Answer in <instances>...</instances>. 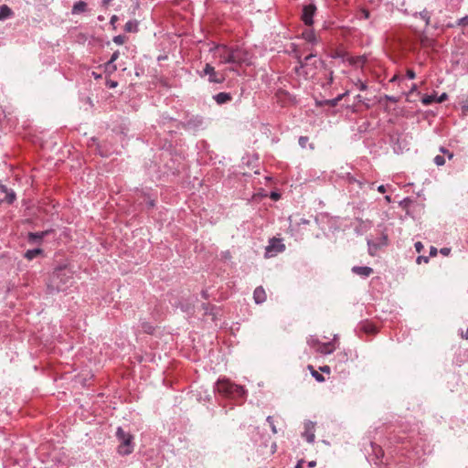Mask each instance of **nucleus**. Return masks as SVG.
I'll list each match as a JSON object with an SVG mask.
<instances>
[{"mask_svg":"<svg viewBox=\"0 0 468 468\" xmlns=\"http://www.w3.org/2000/svg\"><path fill=\"white\" fill-rule=\"evenodd\" d=\"M271 197H272L273 199L277 200V199L279 198V194H277V193H272V194H271Z\"/></svg>","mask_w":468,"mask_h":468,"instance_id":"nucleus-55","label":"nucleus"},{"mask_svg":"<svg viewBox=\"0 0 468 468\" xmlns=\"http://www.w3.org/2000/svg\"><path fill=\"white\" fill-rule=\"evenodd\" d=\"M13 16L12 9L7 6L6 5H2L0 6V20H5L6 18H9Z\"/></svg>","mask_w":468,"mask_h":468,"instance_id":"nucleus-21","label":"nucleus"},{"mask_svg":"<svg viewBox=\"0 0 468 468\" xmlns=\"http://www.w3.org/2000/svg\"><path fill=\"white\" fill-rule=\"evenodd\" d=\"M407 77H408L410 80H413V79H415L416 74H415V72H414L412 69H408V70H407Z\"/></svg>","mask_w":468,"mask_h":468,"instance_id":"nucleus-41","label":"nucleus"},{"mask_svg":"<svg viewBox=\"0 0 468 468\" xmlns=\"http://www.w3.org/2000/svg\"><path fill=\"white\" fill-rule=\"evenodd\" d=\"M267 421H268V423L270 424V427H271V429L272 432H273V433H276V432H277V431H276V427H275V425H274V422H273V419H272V417H271V416H268V417H267Z\"/></svg>","mask_w":468,"mask_h":468,"instance_id":"nucleus-32","label":"nucleus"},{"mask_svg":"<svg viewBox=\"0 0 468 468\" xmlns=\"http://www.w3.org/2000/svg\"><path fill=\"white\" fill-rule=\"evenodd\" d=\"M416 262L418 264H421L422 262L428 263L429 262V257L427 256H418L416 259Z\"/></svg>","mask_w":468,"mask_h":468,"instance_id":"nucleus-35","label":"nucleus"},{"mask_svg":"<svg viewBox=\"0 0 468 468\" xmlns=\"http://www.w3.org/2000/svg\"><path fill=\"white\" fill-rule=\"evenodd\" d=\"M181 309H182V311H184V312H189V311H191V310L193 309V307H192V306H190V305H184V304H181Z\"/></svg>","mask_w":468,"mask_h":468,"instance_id":"nucleus-46","label":"nucleus"},{"mask_svg":"<svg viewBox=\"0 0 468 468\" xmlns=\"http://www.w3.org/2000/svg\"><path fill=\"white\" fill-rule=\"evenodd\" d=\"M386 99L389 101H392V102H397V99L393 96H388V95H386Z\"/></svg>","mask_w":468,"mask_h":468,"instance_id":"nucleus-49","label":"nucleus"},{"mask_svg":"<svg viewBox=\"0 0 468 468\" xmlns=\"http://www.w3.org/2000/svg\"><path fill=\"white\" fill-rule=\"evenodd\" d=\"M386 186L384 185H380L378 186V191L380 192V193H385L386 192Z\"/></svg>","mask_w":468,"mask_h":468,"instance_id":"nucleus-48","label":"nucleus"},{"mask_svg":"<svg viewBox=\"0 0 468 468\" xmlns=\"http://www.w3.org/2000/svg\"><path fill=\"white\" fill-rule=\"evenodd\" d=\"M301 223H303V224H308V223H309V220L303 218V219L301 220Z\"/></svg>","mask_w":468,"mask_h":468,"instance_id":"nucleus-57","label":"nucleus"},{"mask_svg":"<svg viewBox=\"0 0 468 468\" xmlns=\"http://www.w3.org/2000/svg\"><path fill=\"white\" fill-rule=\"evenodd\" d=\"M367 332H374L373 326H370L369 328H366Z\"/></svg>","mask_w":468,"mask_h":468,"instance_id":"nucleus-58","label":"nucleus"},{"mask_svg":"<svg viewBox=\"0 0 468 468\" xmlns=\"http://www.w3.org/2000/svg\"><path fill=\"white\" fill-rule=\"evenodd\" d=\"M433 161L438 166L443 165L445 164V158L443 155H436Z\"/></svg>","mask_w":468,"mask_h":468,"instance_id":"nucleus-31","label":"nucleus"},{"mask_svg":"<svg viewBox=\"0 0 468 468\" xmlns=\"http://www.w3.org/2000/svg\"><path fill=\"white\" fill-rule=\"evenodd\" d=\"M285 250V245L282 243L281 239L272 238L270 239L268 246L266 247L265 256L271 258L276 256L278 253L282 252Z\"/></svg>","mask_w":468,"mask_h":468,"instance_id":"nucleus-7","label":"nucleus"},{"mask_svg":"<svg viewBox=\"0 0 468 468\" xmlns=\"http://www.w3.org/2000/svg\"><path fill=\"white\" fill-rule=\"evenodd\" d=\"M385 199H386L388 202H390V197H389V196H386V197H385Z\"/></svg>","mask_w":468,"mask_h":468,"instance_id":"nucleus-59","label":"nucleus"},{"mask_svg":"<svg viewBox=\"0 0 468 468\" xmlns=\"http://www.w3.org/2000/svg\"><path fill=\"white\" fill-rule=\"evenodd\" d=\"M456 26L463 27H468V15L463 17L459 18L456 21Z\"/></svg>","mask_w":468,"mask_h":468,"instance_id":"nucleus-29","label":"nucleus"},{"mask_svg":"<svg viewBox=\"0 0 468 468\" xmlns=\"http://www.w3.org/2000/svg\"><path fill=\"white\" fill-rule=\"evenodd\" d=\"M41 252H42V250H40V249L28 250L25 253V257L27 260L31 261V260L35 259L37 255H39Z\"/></svg>","mask_w":468,"mask_h":468,"instance_id":"nucleus-23","label":"nucleus"},{"mask_svg":"<svg viewBox=\"0 0 468 468\" xmlns=\"http://www.w3.org/2000/svg\"><path fill=\"white\" fill-rule=\"evenodd\" d=\"M356 99L360 101H361V99H362L361 95H357V96H356Z\"/></svg>","mask_w":468,"mask_h":468,"instance_id":"nucleus-62","label":"nucleus"},{"mask_svg":"<svg viewBox=\"0 0 468 468\" xmlns=\"http://www.w3.org/2000/svg\"><path fill=\"white\" fill-rule=\"evenodd\" d=\"M323 372H326V373H329L330 372V367L328 366H324V367H322L320 368Z\"/></svg>","mask_w":468,"mask_h":468,"instance_id":"nucleus-51","label":"nucleus"},{"mask_svg":"<svg viewBox=\"0 0 468 468\" xmlns=\"http://www.w3.org/2000/svg\"><path fill=\"white\" fill-rule=\"evenodd\" d=\"M440 251H441V253L442 255L448 256L450 254V252H451V249H449V248H442V249H441Z\"/></svg>","mask_w":468,"mask_h":468,"instance_id":"nucleus-42","label":"nucleus"},{"mask_svg":"<svg viewBox=\"0 0 468 468\" xmlns=\"http://www.w3.org/2000/svg\"><path fill=\"white\" fill-rule=\"evenodd\" d=\"M436 101V96L435 95H425L422 99H421V102L424 104V105H430L431 104L432 102Z\"/></svg>","mask_w":468,"mask_h":468,"instance_id":"nucleus-26","label":"nucleus"},{"mask_svg":"<svg viewBox=\"0 0 468 468\" xmlns=\"http://www.w3.org/2000/svg\"><path fill=\"white\" fill-rule=\"evenodd\" d=\"M117 84H118V83H117L116 81H114V80H109V81H107V86H108L109 88H115V87H117Z\"/></svg>","mask_w":468,"mask_h":468,"instance_id":"nucleus-45","label":"nucleus"},{"mask_svg":"<svg viewBox=\"0 0 468 468\" xmlns=\"http://www.w3.org/2000/svg\"><path fill=\"white\" fill-rule=\"evenodd\" d=\"M115 18H116V16H113L112 17V21H115Z\"/></svg>","mask_w":468,"mask_h":468,"instance_id":"nucleus-63","label":"nucleus"},{"mask_svg":"<svg viewBox=\"0 0 468 468\" xmlns=\"http://www.w3.org/2000/svg\"><path fill=\"white\" fill-rule=\"evenodd\" d=\"M73 283L74 278L72 271L67 266H59L49 275L47 282V291L51 294L66 292Z\"/></svg>","mask_w":468,"mask_h":468,"instance_id":"nucleus-2","label":"nucleus"},{"mask_svg":"<svg viewBox=\"0 0 468 468\" xmlns=\"http://www.w3.org/2000/svg\"><path fill=\"white\" fill-rule=\"evenodd\" d=\"M124 30L127 32H136L138 30V22L135 20L128 21L124 26Z\"/></svg>","mask_w":468,"mask_h":468,"instance_id":"nucleus-22","label":"nucleus"},{"mask_svg":"<svg viewBox=\"0 0 468 468\" xmlns=\"http://www.w3.org/2000/svg\"><path fill=\"white\" fill-rule=\"evenodd\" d=\"M365 17L367 18L368 17V12L367 11H365Z\"/></svg>","mask_w":468,"mask_h":468,"instance_id":"nucleus-61","label":"nucleus"},{"mask_svg":"<svg viewBox=\"0 0 468 468\" xmlns=\"http://www.w3.org/2000/svg\"><path fill=\"white\" fill-rule=\"evenodd\" d=\"M316 11V6L313 4L304 5L303 8L302 20L306 26L314 24V16Z\"/></svg>","mask_w":468,"mask_h":468,"instance_id":"nucleus-8","label":"nucleus"},{"mask_svg":"<svg viewBox=\"0 0 468 468\" xmlns=\"http://www.w3.org/2000/svg\"><path fill=\"white\" fill-rule=\"evenodd\" d=\"M428 41H429L428 37L424 34H422L421 37H420L421 44L422 45H427Z\"/></svg>","mask_w":468,"mask_h":468,"instance_id":"nucleus-44","label":"nucleus"},{"mask_svg":"<svg viewBox=\"0 0 468 468\" xmlns=\"http://www.w3.org/2000/svg\"><path fill=\"white\" fill-rule=\"evenodd\" d=\"M413 16L421 18L425 22L426 27H429L431 24V13L427 9H423L420 12L414 13Z\"/></svg>","mask_w":468,"mask_h":468,"instance_id":"nucleus-16","label":"nucleus"},{"mask_svg":"<svg viewBox=\"0 0 468 468\" xmlns=\"http://www.w3.org/2000/svg\"><path fill=\"white\" fill-rule=\"evenodd\" d=\"M388 245V235L386 233L381 234V242H375L374 240L368 239V252L370 255L374 256L378 250H379L383 246Z\"/></svg>","mask_w":468,"mask_h":468,"instance_id":"nucleus-10","label":"nucleus"},{"mask_svg":"<svg viewBox=\"0 0 468 468\" xmlns=\"http://www.w3.org/2000/svg\"><path fill=\"white\" fill-rule=\"evenodd\" d=\"M119 56H120V52L118 50L113 52L112 55L111 56V58L109 61H111V63L112 62L114 63L118 59Z\"/></svg>","mask_w":468,"mask_h":468,"instance_id":"nucleus-38","label":"nucleus"},{"mask_svg":"<svg viewBox=\"0 0 468 468\" xmlns=\"http://www.w3.org/2000/svg\"><path fill=\"white\" fill-rule=\"evenodd\" d=\"M49 233V230L46 231H40V232H30L28 234V240L30 242H38L40 241L45 236H47Z\"/></svg>","mask_w":468,"mask_h":468,"instance_id":"nucleus-18","label":"nucleus"},{"mask_svg":"<svg viewBox=\"0 0 468 468\" xmlns=\"http://www.w3.org/2000/svg\"><path fill=\"white\" fill-rule=\"evenodd\" d=\"M253 299L257 304H261L266 300V292L261 286L257 287L253 292Z\"/></svg>","mask_w":468,"mask_h":468,"instance_id":"nucleus-14","label":"nucleus"},{"mask_svg":"<svg viewBox=\"0 0 468 468\" xmlns=\"http://www.w3.org/2000/svg\"><path fill=\"white\" fill-rule=\"evenodd\" d=\"M414 247H415V250H416L417 252H420L423 250V248H424L423 244L420 241H417L414 244Z\"/></svg>","mask_w":468,"mask_h":468,"instance_id":"nucleus-39","label":"nucleus"},{"mask_svg":"<svg viewBox=\"0 0 468 468\" xmlns=\"http://www.w3.org/2000/svg\"><path fill=\"white\" fill-rule=\"evenodd\" d=\"M417 90V85L416 84H412L411 88H410V92H414Z\"/></svg>","mask_w":468,"mask_h":468,"instance_id":"nucleus-54","label":"nucleus"},{"mask_svg":"<svg viewBox=\"0 0 468 468\" xmlns=\"http://www.w3.org/2000/svg\"><path fill=\"white\" fill-rule=\"evenodd\" d=\"M316 55L311 53L304 58L303 61H301L299 69H296V72L301 75L303 74L305 78H312L315 75V69L318 65H323L324 62L321 59H314Z\"/></svg>","mask_w":468,"mask_h":468,"instance_id":"nucleus-4","label":"nucleus"},{"mask_svg":"<svg viewBox=\"0 0 468 468\" xmlns=\"http://www.w3.org/2000/svg\"><path fill=\"white\" fill-rule=\"evenodd\" d=\"M202 307H203L206 314H211V310L213 309V307H211L210 305L206 304V303H204L202 305Z\"/></svg>","mask_w":468,"mask_h":468,"instance_id":"nucleus-40","label":"nucleus"},{"mask_svg":"<svg viewBox=\"0 0 468 468\" xmlns=\"http://www.w3.org/2000/svg\"><path fill=\"white\" fill-rule=\"evenodd\" d=\"M307 142H308V137H306V136H301L299 138V144L302 148H304L306 146Z\"/></svg>","mask_w":468,"mask_h":468,"instance_id":"nucleus-36","label":"nucleus"},{"mask_svg":"<svg viewBox=\"0 0 468 468\" xmlns=\"http://www.w3.org/2000/svg\"><path fill=\"white\" fill-rule=\"evenodd\" d=\"M113 42L117 45H122L124 43V37L119 35L113 37Z\"/></svg>","mask_w":468,"mask_h":468,"instance_id":"nucleus-33","label":"nucleus"},{"mask_svg":"<svg viewBox=\"0 0 468 468\" xmlns=\"http://www.w3.org/2000/svg\"><path fill=\"white\" fill-rule=\"evenodd\" d=\"M208 76V81L211 83L220 84L225 81V76L215 70V68L207 63L202 72L199 73L200 77Z\"/></svg>","mask_w":468,"mask_h":468,"instance_id":"nucleus-6","label":"nucleus"},{"mask_svg":"<svg viewBox=\"0 0 468 468\" xmlns=\"http://www.w3.org/2000/svg\"><path fill=\"white\" fill-rule=\"evenodd\" d=\"M215 389L219 394L231 399H244L247 395V391L242 386L226 378L218 379L215 385Z\"/></svg>","mask_w":468,"mask_h":468,"instance_id":"nucleus-3","label":"nucleus"},{"mask_svg":"<svg viewBox=\"0 0 468 468\" xmlns=\"http://www.w3.org/2000/svg\"><path fill=\"white\" fill-rule=\"evenodd\" d=\"M374 241L375 242H381V236L378 239H377L376 240H374Z\"/></svg>","mask_w":468,"mask_h":468,"instance_id":"nucleus-60","label":"nucleus"},{"mask_svg":"<svg viewBox=\"0 0 468 468\" xmlns=\"http://www.w3.org/2000/svg\"><path fill=\"white\" fill-rule=\"evenodd\" d=\"M462 337L465 338V339H468V327H467V330H466L465 334H462Z\"/></svg>","mask_w":468,"mask_h":468,"instance_id":"nucleus-56","label":"nucleus"},{"mask_svg":"<svg viewBox=\"0 0 468 468\" xmlns=\"http://www.w3.org/2000/svg\"><path fill=\"white\" fill-rule=\"evenodd\" d=\"M218 58L219 64H232L235 66H241L242 64H249V54L246 50L236 47H229L225 44L215 45L209 50Z\"/></svg>","mask_w":468,"mask_h":468,"instance_id":"nucleus-1","label":"nucleus"},{"mask_svg":"<svg viewBox=\"0 0 468 468\" xmlns=\"http://www.w3.org/2000/svg\"><path fill=\"white\" fill-rule=\"evenodd\" d=\"M201 295H202L203 298L207 299L208 298L207 291V290H203L201 292Z\"/></svg>","mask_w":468,"mask_h":468,"instance_id":"nucleus-50","label":"nucleus"},{"mask_svg":"<svg viewBox=\"0 0 468 468\" xmlns=\"http://www.w3.org/2000/svg\"><path fill=\"white\" fill-rule=\"evenodd\" d=\"M303 436L305 438L306 441L309 443H314L315 435H314V423L312 421H306L304 423V431Z\"/></svg>","mask_w":468,"mask_h":468,"instance_id":"nucleus-12","label":"nucleus"},{"mask_svg":"<svg viewBox=\"0 0 468 468\" xmlns=\"http://www.w3.org/2000/svg\"><path fill=\"white\" fill-rule=\"evenodd\" d=\"M302 37L305 41L309 43L315 44L317 42L316 36L313 29H305L302 33Z\"/></svg>","mask_w":468,"mask_h":468,"instance_id":"nucleus-19","label":"nucleus"},{"mask_svg":"<svg viewBox=\"0 0 468 468\" xmlns=\"http://www.w3.org/2000/svg\"><path fill=\"white\" fill-rule=\"evenodd\" d=\"M309 368L311 369L312 376L315 378L316 381H318V382H324V376L322 374H320L319 372L314 370L312 366H309Z\"/></svg>","mask_w":468,"mask_h":468,"instance_id":"nucleus-25","label":"nucleus"},{"mask_svg":"<svg viewBox=\"0 0 468 468\" xmlns=\"http://www.w3.org/2000/svg\"><path fill=\"white\" fill-rule=\"evenodd\" d=\"M204 124V120L199 115H193L188 117L185 122L184 127L190 130H197Z\"/></svg>","mask_w":468,"mask_h":468,"instance_id":"nucleus-9","label":"nucleus"},{"mask_svg":"<svg viewBox=\"0 0 468 468\" xmlns=\"http://www.w3.org/2000/svg\"><path fill=\"white\" fill-rule=\"evenodd\" d=\"M307 465H308L309 468H313V467H314L316 465V462L315 461H310Z\"/></svg>","mask_w":468,"mask_h":468,"instance_id":"nucleus-52","label":"nucleus"},{"mask_svg":"<svg viewBox=\"0 0 468 468\" xmlns=\"http://www.w3.org/2000/svg\"><path fill=\"white\" fill-rule=\"evenodd\" d=\"M92 74H93V76H94L95 78H99V77H100L99 75L95 74L94 72H93Z\"/></svg>","mask_w":468,"mask_h":468,"instance_id":"nucleus-64","label":"nucleus"},{"mask_svg":"<svg viewBox=\"0 0 468 468\" xmlns=\"http://www.w3.org/2000/svg\"><path fill=\"white\" fill-rule=\"evenodd\" d=\"M437 249L435 247H431L430 249V256L433 257L437 255Z\"/></svg>","mask_w":468,"mask_h":468,"instance_id":"nucleus-47","label":"nucleus"},{"mask_svg":"<svg viewBox=\"0 0 468 468\" xmlns=\"http://www.w3.org/2000/svg\"><path fill=\"white\" fill-rule=\"evenodd\" d=\"M441 152H442L443 154H446L448 155L449 159H452L453 157V154L443 147L441 148Z\"/></svg>","mask_w":468,"mask_h":468,"instance_id":"nucleus-43","label":"nucleus"},{"mask_svg":"<svg viewBox=\"0 0 468 468\" xmlns=\"http://www.w3.org/2000/svg\"><path fill=\"white\" fill-rule=\"evenodd\" d=\"M307 344L316 350V348L320 346L321 342L316 336L310 335L307 338Z\"/></svg>","mask_w":468,"mask_h":468,"instance_id":"nucleus-24","label":"nucleus"},{"mask_svg":"<svg viewBox=\"0 0 468 468\" xmlns=\"http://www.w3.org/2000/svg\"><path fill=\"white\" fill-rule=\"evenodd\" d=\"M356 86L360 90H366L367 89V85L360 80H357V82L356 83Z\"/></svg>","mask_w":468,"mask_h":468,"instance_id":"nucleus-34","label":"nucleus"},{"mask_svg":"<svg viewBox=\"0 0 468 468\" xmlns=\"http://www.w3.org/2000/svg\"><path fill=\"white\" fill-rule=\"evenodd\" d=\"M0 192L1 193H5L6 196H5V201L8 203V204H12L15 199H16V194L14 193V191L12 190H8V188L2 185L0 183Z\"/></svg>","mask_w":468,"mask_h":468,"instance_id":"nucleus-17","label":"nucleus"},{"mask_svg":"<svg viewBox=\"0 0 468 468\" xmlns=\"http://www.w3.org/2000/svg\"><path fill=\"white\" fill-rule=\"evenodd\" d=\"M366 60H367V58L365 57H356V58H353L350 60V63L354 64V65L363 66L365 64Z\"/></svg>","mask_w":468,"mask_h":468,"instance_id":"nucleus-28","label":"nucleus"},{"mask_svg":"<svg viewBox=\"0 0 468 468\" xmlns=\"http://www.w3.org/2000/svg\"><path fill=\"white\" fill-rule=\"evenodd\" d=\"M87 9V4L84 1H79L75 3L72 6L71 13L73 15H78L85 12Z\"/></svg>","mask_w":468,"mask_h":468,"instance_id":"nucleus-20","label":"nucleus"},{"mask_svg":"<svg viewBox=\"0 0 468 468\" xmlns=\"http://www.w3.org/2000/svg\"><path fill=\"white\" fill-rule=\"evenodd\" d=\"M352 272L361 277L367 278L373 272V270L367 266H354L352 268Z\"/></svg>","mask_w":468,"mask_h":468,"instance_id":"nucleus-13","label":"nucleus"},{"mask_svg":"<svg viewBox=\"0 0 468 468\" xmlns=\"http://www.w3.org/2000/svg\"><path fill=\"white\" fill-rule=\"evenodd\" d=\"M448 98L447 93L443 92L439 97H436V102L441 103Z\"/></svg>","mask_w":468,"mask_h":468,"instance_id":"nucleus-37","label":"nucleus"},{"mask_svg":"<svg viewBox=\"0 0 468 468\" xmlns=\"http://www.w3.org/2000/svg\"><path fill=\"white\" fill-rule=\"evenodd\" d=\"M303 460L298 461V463L295 465V468H303Z\"/></svg>","mask_w":468,"mask_h":468,"instance_id":"nucleus-53","label":"nucleus"},{"mask_svg":"<svg viewBox=\"0 0 468 468\" xmlns=\"http://www.w3.org/2000/svg\"><path fill=\"white\" fill-rule=\"evenodd\" d=\"M337 335H335L334 336L333 341L323 343L321 342L320 346L316 348V352L323 354V355H330L335 350V346L334 341H335Z\"/></svg>","mask_w":468,"mask_h":468,"instance_id":"nucleus-11","label":"nucleus"},{"mask_svg":"<svg viewBox=\"0 0 468 468\" xmlns=\"http://www.w3.org/2000/svg\"><path fill=\"white\" fill-rule=\"evenodd\" d=\"M213 99L218 105L225 104L232 100V96L229 92H219L213 96Z\"/></svg>","mask_w":468,"mask_h":468,"instance_id":"nucleus-15","label":"nucleus"},{"mask_svg":"<svg viewBox=\"0 0 468 468\" xmlns=\"http://www.w3.org/2000/svg\"><path fill=\"white\" fill-rule=\"evenodd\" d=\"M346 93L338 95L336 98L327 101V103L331 106H335L344 97Z\"/></svg>","mask_w":468,"mask_h":468,"instance_id":"nucleus-30","label":"nucleus"},{"mask_svg":"<svg viewBox=\"0 0 468 468\" xmlns=\"http://www.w3.org/2000/svg\"><path fill=\"white\" fill-rule=\"evenodd\" d=\"M104 67L105 71L109 74H112L117 70L116 65L113 62L111 63V61H108Z\"/></svg>","mask_w":468,"mask_h":468,"instance_id":"nucleus-27","label":"nucleus"},{"mask_svg":"<svg viewBox=\"0 0 468 468\" xmlns=\"http://www.w3.org/2000/svg\"><path fill=\"white\" fill-rule=\"evenodd\" d=\"M116 437L120 441L118 446V452L121 455H129L133 452V436L129 432L123 431L122 427H118L116 431Z\"/></svg>","mask_w":468,"mask_h":468,"instance_id":"nucleus-5","label":"nucleus"}]
</instances>
